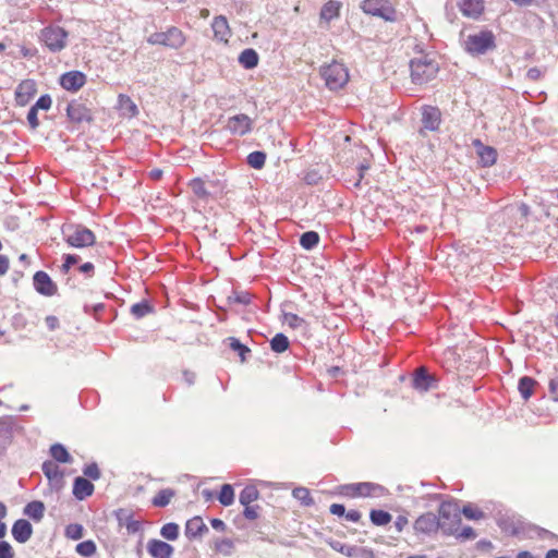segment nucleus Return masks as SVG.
<instances>
[{
	"label": "nucleus",
	"mask_w": 558,
	"mask_h": 558,
	"mask_svg": "<svg viewBox=\"0 0 558 558\" xmlns=\"http://www.w3.org/2000/svg\"><path fill=\"white\" fill-rule=\"evenodd\" d=\"M320 75L329 89L337 90L349 82L350 75L347 66L338 61H331L320 69Z\"/></svg>",
	"instance_id": "f257e3e1"
},
{
	"label": "nucleus",
	"mask_w": 558,
	"mask_h": 558,
	"mask_svg": "<svg viewBox=\"0 0 558 558\" xmlns=\"http://www.w3.org/2000/svg\"><path fill=\"white\" fill-rule=\"evenodd\" d=\"M53 459L43 463V472L52 486L60 487L63 484V471L60 470L59 463H72V456H52Z\"/></svg>",
	"instance_id": "f03ea898"
},
{
	"label": "nucleus",
	"mask_w": 558,
	"mask_h": 558,
	"mask_svg": "<svg viewBox=\"0 0 558 558\" xmlns=\"http://www.w3.org/2000/svg\"><path fill=\"white\" fill-rule=\"evenodd\" d=\"M495 47V38L490 32H481L468 37L465 49L471 54H483Z\"/></svg>",
	"instance_id": "7ed1b4c3"
},
{
	"label": "nucleus",
	"mask_w": 558,
	"mask_h": 558,
	"mask_svg": "<svg viewBox=\"0 0 558 558\" xmlns=\"http://www.w3.org/2000/svg\"><path fill=\"white\" fill-rule=\"evenodd\" d=\"M438 68L435 63L417 59L411 61V76L415 83L422 84L437 74Z\"/></svg>",
	"instance_id": "20e7f679"
},
{
	"label": "nucleus",
	"mask_w": 558,
	"mask_h": 558,
	"mask_svg": "<svg viewBox=\"0 0 558 558\" xmlns=\"http://www.w3.org/2000/svg\"><path fill=\"white\" fill-rule=\"evenodd\" d=\"M362 9L365 13L379 16L386 21L395 19L393 9L385 0H365Z\"/></svg>",
	"instance_id": "39448f33"
},
{
	"label": "nucleus",
	"mask_w": 558,
	"mask_h": 558,
	"mask_svg": "<svg viewBox=\"0 0 558 558\" xmlns=\"http://www.w3.org/2000/svg\"><path fill=\"white\" fill-rule=\"evenodd\" d=\"M37 94V85L33 80L22 81L15 89V102L20 107L27 106Z\"/></svg>",
	"instance_id": "423d86ee"
},
{
	"label": "nucleus",
	"mask_w": 558,
	"mask_h": 558,
	"mask_svg": "<svg viewBox=\"0 0 558 558\" xmlns=\"http://www.w3.org/2000/svg\"><path fill=\"white\" fill-rule=\"evenodd\" d=\"M149 41L151 44L178 48L184 44L185 38L181 31L171 28L167 33L156 35L154 38H150Z\"/></svg>",
	"instance_id": "0eeeda50"
},
{
	"label": "nucleus",
	"mask_w": 558,
	"mask_h": 558,
	"mask_svg": "<svg viewBox=\"0 0 558 558\" xmlns=\"http://www.w3.org/2000/svg\"><path fill=\"white\" fill-rule=\"evenodd\" d=\"M65 38L66 34L61 28H48L44 32V41L52 51L62 49L65 45Z\"/></svg>",
	"instance_id": "6e6552de"
},
{
	"label": "nucleus",
	"mask_w": 558,
	"mask_h": 558,
	"mask_svg": "<svg viewBox=\"0 0 558 558\" xmlns=\"http://www.w3.org/2000/svg\"><path fill=\"white\" fill-rule=\"evenodd\" d=\"M441 524L439 523V520L434 513H425L421 517H418L414 523V529L417 532L424 533V534H430L436 532Z\"/></svg>",
	"instance_id": "1a4fd4ad"
},
{
	"label": "nucleus",
	"mask_w": 558,
	"mask_h": 558,
	"mask_svg": "<svg viewBox=\"0 0 558 558\" xmlns=\"http://www.w3.org/2000/svg\"><path fill=\"white\" fill-rule=\"evenodd\" d=\"M66 242L73 247L90 246L95 242V235L87 229H76L72 234L68 235Z\"/></svg>",
	"instance_id": "9d476101"
},
{
	"label": "nucleus",
	"mask_w": 558,
	"mask_h": 558,
	"mask_svg": "<svg viewBox=\"0 0 558 558\" xmlns=\"http://www.w3.org/2000/svg\"><path fill=\"white\" fill-rule=\"evenodd\" d=\"M147 550L153 558H171L173 547L159 539H150L147 544Z\"/></svg>",
	"instance_id": "9b49d317"
},
{
	"label": "nucleus",
	"mask_w": 558,
	"mask_h": 558,
	"mask_svg": "<svg viewBox=\"0 0 558 558\" xmlns=\"http://www.w3.org/2000/svg\"><path fill=\"white\" fill-rule=\"evenodd\" d=\"M228 129L236 135H244L252 129V120L245 114H236L229 119Z\"/></svg>",
	"instance_id": "f8f14e48"
},
{
	"label": "nucleus",
	"mask_w": 558,
	"mask_h": 558,
	"mask_svg": "<svg viewBox=\"0 0 558 558\" xmlns=\"http://www.w3.org/2000/svg\"><path fill=\"white\" fill-rule=\"evenodd\" d=\"M11 532L16 542L24 544L32 537L33 527L27 520L20 519L14 522Z\"/></svg>",
	"instance_id": "ddd939ff"
},
{
	"label": "nucleus",
	"mask_w": 558,
	"mask_h": 558,
	"mask_svg": "<svg viewBox=\"0 0 558 558\" xmlns=\"http://www.w3.org/2000/svg\"><path fill=\"white\" fill-rule=\"evenodd\" d=\"M85 83V75L78 71H71L63 74L60 78V84L68 90H76Z\"/></svg>",
	"instance_id": "4468645a"
},
{
	"label": "nucleus",
	"mask_w": 558,
	"mask_h": 558,
	"mask_svg": "<svg viewBox=\"0 0 558 558\" xmlns=\"http://www.w3.org/2000/svg\"><path fill=\"white\" fill-rule=\"evenodd\" d=\"M94 493V485L86 477L78 476L73 483V495L78 500H84Z\"/></svg>",
	"instance_id": "2eb2a0df"
},
{
	"label": "nucleus",
	"mask_w": 558,
	"mask_h": 558,
	"mask_svg": "<svg viewBox=\"0 0 558 558\" xmlns=\"http://www.w3.org/2000/svg\"><path fill=\"white\" fill-rule=\"evenodd\" d=\"M34 284L36 290L45 295H52L56 287L50 277L44 271H37L34 276Z\"/></svg>",
	"instance_id": "dca6fc26"
},
{
	"label": "nucleus",
	"mask_w": 558,
	"mask_h": 558,
	"mask_svg": "<svg viewBox=\"0 0 558 558\" xmlns=\"http://www.w3.org/2000/svg\"><path fill=\"white\" fill-rule=\"evenodd\" d=\"M208 532V527L201 517H194L186 522L185 535L189 538L201 537L204 533Z\"/></svg>",
	"instance_id": "f3484780"
},
{
	"label": "nucleus",
	"mask_w": 558,
	"mask_h": 558,
	"mask_svg": "<svg viewBox=\"0 0 558 558\" xmlns=\"http://www.w3.org/2000/svg\"><path fill=\"white\" fill-rule=\"evenodd\" d=\"M422 121L425 129L435 131L440 125V112L437 108L426 107L423 109Z\"/></svg>",
	"instance_id": "a211bd4d"
},
{
	"label": "nucleus",
	"mask_w": 558,
	"mask_h": 558,
	"mask_svg": "<svg viewBox=\"0 0 558 558\" xmlns=\"http://www.w3.org/2000/svg\"><path fill=\"white\" fill-rule=\"evenodd\" d=\"M474 145L476 147L477 156L483 166L488 167L493 166L496 162L497 154L493 147L485 146L477 141L474 143Z\"/></svg>",
	"instance_id": "6ab92c4d"
},
{
	"label": "nucleus",
	"mask_w": 558,
	"mask_h": 558,
	"mask_svg": "<svg viewBox=\"0 0 558 558\" xmlns=\"http://www.w3.org/2000/svg\"><path fill=\"white\" fill-rule=\"evenodd\" d=\"M213 29L215 37L223 43L228 41L230 36V28L227 20L223 16H218L213 22Z\"/></svg>",
	"instance_id": "aec40b11"
},
{
	"label": "nucleus",
	"mask_w": 558,
	"mask_h": 558,
	"mask_svg": "<svg viewBox=\"0 0 558 558\" xmlns=\"http://www.w3.org/2000/svg\"><path fill=\"white\" fill-rule=\"evenodd\" d=\"M460 9L466 16H478L484 9L483 0H461Z\"/></svg>",
	"instance_id": "412c9836"
},
{
	"label": "nucleus",
	"mask_w": 558,
	"mask_h": 558,
	"mask_svg": "<svg viewBox=\"0 0 558 558\" xmlns=\"http://www.w3.org/2000/svg\"><path fill=\"white\" fill-rule=\"evenodd\" d=\"M258 54L254 49H245L239 56V62L245 69H253L258 64Z\"/></svg>",
	"instance_id": "4be33fe9"
},
{
	"label": "nucleus",
	"mask_w": 558,
	"mask_h": 558,
	"mask_svg": "<svg viewBox=\"0 0 558 558\" xmlns=\"http://www.w3.org/2000/svg\"><path fill=\"white\" fill-rule=\"evenodd\" d=\"M45 506L41 501H32L24 508V513L35 521H40L44 517Z\"/></svg>",
	"instance_id": "5701e85b"
},
{
	"label": "nucleus",
	"mask_w": 558,
	"mask_h": 558,
	"mask_svg": "<svg viewBox=\"0 0 558 558\" xmlns=\"http://www.w3.org/2000/svg\"><path fill=\"white\" fill-rule=\"evenodd\" d=\"M360 488H362L363 497H379L387 494V489L384 486L375 483H362Z\"/></svg>",
	"instance_id": "b1692460"
},
{
	"label": "nucleus",
	"mask_w": 558,
	"mask_h": 558,
	"mask_svg": "<svg viewBox=\"0 0 558 558\" xmlns=\"http://www.w3.org/2000/svg\"><path fill=\"white\" fill-rule=\"evenodd\" d=\"M174 496H175V492L172 488L161 489L153 498V505L155 507H166L170 504L171 499Z\"/></svg>",
	"instance_id": "393cba45"
},
{
	"label": "nucleus",
	"mask_w": 558,
	"mask_h": 558,
	"mask_svg": "<svg viewBox=\"0 0 558 558\" xmlns=\"http://www.w3.org/2000/svg\"><path fill=\"white\" fill-rule=\"evenodd\" d=\"M340 11V3L336 1L327 2L320 12V17L327 22L338 17Z\"/></svg>",
	"instance_id": "a878e982"
},
{
	"label": "nucleus",
	"mask_w": 558,
	"mask_h": 558,
	"mask_svg": "<svg viewBox=\"0 0 558 558\" xmlns=\"http://www.w3.org/2000/svg\"><path fill=\"white\" fill-rule=\"evenodd\" d=\"M259 498V492L255 486H246L239 496L240 504L243 505H251L253 501L257 500Z\"/></svg>",
	"instance_id": "bb28decb"
},
{
	"label": "nucleus",
	"mask_w": 558,
	"mask_h": 558,
	"mask_svg": "<svg viewBox=\"0 0 558 558\" xmlns=\"http://www.w3.org/2000/svg\"><path fill=\"white\" fill-rule=\"evenodd\" d=\"M369 518L373 524L379 526L388 524L392 519L391 514L384 510H372Z\"/></svg>",
	"instance_id": "cd10ccee"
},
{
	"label": "nucleus",
	"mask_w": 558,
	"mask_h": 558,
	"mask_svg": "<svg viewBox=\"0 0 558 558\" xmlns=\"http://www.w3.org/2000/svg\"><path fill=\"white\" fill-rule=\"evenodd\" d=\"M118 519H119L120 525H125L129 533L134 534L141 527V524L138 521L133 520L131 517L124 514L122 511H120L118 513Z\"/></svg>",
	"instance_id": "c85d7f7f"
},
{
	"label": "nucleus",
	"mask_w": 558,
	"mask_h": 558,
	"mask_svg": "<svg viewBox=\"0 0 558 558\" xmlns=\"http://www.w3.org/2000/svg\"><path fill=\"white\" fill-rule=\"evenodd\" d=\"M218 499L223 506L232 505L234 501L233 487L230 484L222 485Z\"/></svg>",
	"instance_id": "c756f323"
},
{
	"label": "nucleus",
	"mask_w": 558,
	"mask_h": 558,
	"mask_svg": "<svg viewBox=\"0 0 558 558\" xmlns=\"http://www.w3.org/2000/svg\"><path fill=\"white\" fill-rule=\"evenodd\" d=\"M535 380L530 377L521 378L519 383V391L521 396L526 400L529 399L534 390Z\"/></svg>",
	"instance_id": "7c9ffc66"
},
{
	"label": "nucleus",
	"mask_w": 558,
	"mask_h": 558,
	"mask_svg": "<svg viewBox=\"0 0 558 558\" xmlns=\"http://www.w3.org/2000/svg\"><path fill=\"white\" fill-rule=\"evenodd\" d=\"M270 344L275 352L282 353L289 348V340L284 335L278 333L272 338Z\"/></svg>",
	"instance_id": "2f4dec72"
},
{
	"label": "nucleus",
	"mask_w": 558,
	"mask_h": 558,
	"mask_svg": "<svg viewBox=\"0 0 558 558\" xmlns=\"http://www.w3.org/2000/svg\"><path fill=\"white\" fill-rule=\"evenodd\" d=\"M160 535L168 541H175L179 536V525L177 523H167L160 530Z\"/></svg>",
	"instance_id": "473e14b6"
},
{
	"label": "nucleus",
	"mask_w": 558,
	"mask_h": 558,
	"mask_svg": "<svg viewBox=\"0 0 558 558\" xmlns=\"http://www.w3.org/2000/svg\"><path fill=\"white\" fill-rule=\"evenodd\" d=\"M76 551L84 557L93 556L96 550V544L93 541H85L76 545Z\"/></svg>",
	"instance_id": "72a5a7b5"
},
{
	"label": "nucleus",
	"mask_w": 558,
	"mask_h": 558,
	"mask_svg": "<svg viewBox=\"0 0 558 558\" xmlns=\"http://www.w3.org/2000/svg\"><path fill=\"white\" fill-rule=\"evenodd\" d=\"M318 234L314 231H308L301 236L300 243L304 248L311 250L318 243Z\"/></svg>",
	"instance_id": "f704fd0d"
},
{
	"label": "nucleus",
	"mask_w": 558,
	"mask_h": 558,
	"mask_svg": "<svg viewBox=\"0 0 558 558\" xmlns=\"http://www.w3.org/2000/svg\"><path fill=\"white\" fill-rule=\"evenodd\" d=\"M469 520H481L485 518V513L472 505H465L461 511Z\"/></svg>",
	"instance_id": "c9c22d12"
},
{
	"label": "nucleus",
	"mask_w": 558,
	"mask_h": 558,
	"mask_svg": "<svg viewBox=\"0 0 558 558\" xmlns=\"http://www.w3.org/2000/svg\"><path fill=\"white\" fill-rule=\"evenodd\" d=\"M292 495L295 499L300 500L303 505L308 506V505L313 504L311 493L305 487L294 488L292 492Z\"/></svg>",
	"instance_id": "e433bc0d"
},
{
	"label": "nucleus",
	"mask_w": 558,
	"mask_h": 558,
	"mask_svg": "<svg viewBox=\"0 0 558 558\" xmlns=\"http://www.w3.org/2000/svg\"><path fill=\"white\" fill-rule=\"evenodd\" d=\"M332 549L339 551L348 557H352L355 555L356 548L352 546H347L338 541H330L328 543Z\"/></svg>",
	"instance_id": "4c0bfd02"
},
{
	"label": "nucleus",
	"mask_w": 558,
	"mask_h": 558,
	"mask_svg": "<svg viewBox=\"0 0 558 558\" xmlns=\"http://www.w3.org/2000/svg\"><path fill=\"white\" fill-rule=\"evenodd\" d=\"M266 160V156L262 151L251 153L247 157V162L255 169H260Z\"/></svg>",
	"instance_id": "58836bf2"
},
{
	"label": "nucleus",
	"mask_w": 558,
	"mask_h": 558,
	"mask_svg": "<svg viewBox=\"0 0 558 558\" xmlns=\"http://www.w3.org/2000/svg\"><path fill=\"white\" fill-rule=\"evenodd\" d=\"M84 529L81 524H70L65 529L66 537L71 539H81L84 535Z\"/></svg>",
	"instance_id": "ea45409f"
},
{
	"label": "nucleus",
	"mask_w": 558,
	"mask_h": 558,
	"mask_svg": "<svg viewBox=\"0 0 558 558\" xmlns=\"http://www.w3.org/2000/svg\"><path fill=\"white\" fill-rule=\"evenodd\" d=\"M414 385L416 388L422 390L428 389V376L426 375V372L423 368L417 371L416 376L414 378Z\"/></svg>",
	"instance_id": "a19ab883"
},
{
	"label": "nucleus",
	"mask_w": 558,
	"mask_h": 558,
	"mask_svg": "<svg viewBox=\"0 0 558 558\" xmlns=\"http://www.w3.org/2000/svg\"><path fill=\"white\" fill-rule=\"evenodd\" d=\"M83 474H84V477L90 478L93 481H97L98 478H100V475H101L97 463H90V464L86 465L83 469Z\"/></svg>",
	"instance_id": "79ce46f5"
},
{
	"label": "nucleus",
	"mask_w": 558,
	"mask_h": 558,
	"mask_svg": "<svg viewBox=\"0 0 558 558\" xmlns=\"http://www.w3.org/2000/svg\"><path fill=\"white\" fill-rule=\"evenodd\" d=\"M283 324L291 328H301L304 326V320L298 317L295 314H284L283 315Z\"/></svg>",
	"instance_id": "37998d69"
},
{
	"label": "nucleus",
	"mask_w": 558,
	"mask_h": 558,
	"mask_svg": "<svg viewBox=\"0 0 558 558\" xmlns=\"http://www.w3.org/2000/svg\"><path fill=\"white\" fill-rule=\"evenodd\" d=\"M51 105H52V100L50 98L49 95H43L40 96L37 101L35 102V105L33 106V108L37 111L39 110H49L51 108Z\"/></svg>",
	"instance_id": "c03bdc74"
},
{
	"label": "nucleus",
	"mask_w": 558,
	"mask_h": 558,
	"mask_svg": "<svg viewBox=\"0 0 558 558\" xmlns=\"http://www.w3.org/2000/svg\"><path fill=\"white\" fill-rule=\"evenodd\" d=\"M151 311L150 306L147 303H137L132 306V313L136 317H143Z\"/></svg>",
	"instance_id": "a18cd8bd"
},
{
	"label": "nucleus",
	"mask_w": 558,
	"mask_h": 558,
	"mask_svg": "<svg viewBox=\"0 0 558 558\" xmlns=\"http://www.w3.org/2000/svg\"><path fill=\"white\" fill-rule=\"evenodd\" d=\"M362 483L349 484L342 487V493L350 496H362Z\"/></svg>",
	"instance_id": "49530a36"
},
{
	"label": "nucleus",
	"mask_w": 558,
	"mask_h": 558,
	"mask_svg": "<svg viewBox=\"0 0 558 558\" xmlns=\"http://www.w3.org/2000/svg\"><path fill=\"white\" fill-rule=\"evenodd\" d=\"M0 558H14V550L5 541H0Z\"/></svg>",
	"instance_id": "de8ad7c7"
},
{
	"label": "nucleus",
	"mask_w": 558,
	"mask_h": 558,
	"mask_svg": "<svg viewBox=\"0 0 558 558\" xmlns=\"http://www.w3.org/2000/svg\"><path fill=\"white\" fill-rule=\"evenodd\" d=\"M230 341H231L230 342L231 348L240 354V356L243 361L245 354L248 352V349L244 344H242L239 340H236L235 338H231Z\"/></svg>",
	"instance_id": "09e8293b"
},
{
	"label": "nucleus",
	"mask_w": 558,
	"mask_h": 558,
	"mask_svg": "<svg viewBox=\"0 0 558 558\" xmlns=\"http://www.w3.org/2000/svg\"><path fill=\"white\" fill-rule=\"evenodd\" d=\"M244 506V511H243V515L247 519V520H255L258 518V506H251V505H243Z\"/></svg>",
	"instance_id": "8fccbe9b"
},
{
	"label": "nucleus",
	"mask_w": 558,
	"mask_h": 558,
	"mask_svg": "<svg viewBox=\"0 0 558 558\" xmlns=\"http://www.w3.org/2000/svg\"><path fill=\"white\" fill-rule=\"evenodd\" d=\"M37 110H35L33 107L29 109L27 114V121L33 130L37 129L39 125V121L37 118Z\"/></svg>",
	"instance_id": "3c124183"
},
{
	"label": "nucleus",
	"mask_w": 558,
	"mask_h": 558,
	"mask_svg": "<svg viewBox=\"0 0 558 558\" xmlns=\"http://www.w3.org/2000/svg\"><path fill=\"white\" fill-rule=\"evenodd\" d=\"M458 536L462 539H474L476 537V533L471 526H464Z\"/></svg>",
	"instance_id": "603ef678"
},
{
	"label": "nucleus",
	"mask_w": 558,
	"mask_h": 558,
	"mask_svg": "<svg viewBox=\"0 0 558 558\" xmlns=\"http://www.w3.org/2000/svg\"><path fill=\"white\" fill-rule=\"evenodd\" d=\"M330 512L335 515H344L345 513V508L343 505H340V504H332L330 506Z\"/></svg>",
	"instance_id": "864d4df0"
},
{
	"label": "nucleus",
	"mask_w": 558,
	"mask_h": 558,
	"mask_svg": "<svg viewBox=\"0 0 558 558\" xmlns=\"http://www.w3.org/2000/svg\"><path fill=\"white\" fill-rule=\"evenodd\" d=\"M345 519L351 522H359L361 519V513L357 510H350L344 513Z\"/></svg>",
	"instance_id": "5fc2aeb1"
},
{
	"label": "nucleus",
	"mask_w": 558,
	"mask_h": 558,
	"mask_svg": "<svg viewBox=\"0 0 558 558\" xmlns=\"http://www.w3.org/2000/svg\"><path fill=\"white\" fill-rule=\"evenodd\" d=\"M210 524L211 526L215 529V530H218V531H225L226 530V524L222 520L220 519H211L210 520Z\"/></svg>",
	"instance_id": "6e6d98bb"
},
{
	"label": "nucleus",
	"mask_w": 558,
	"mask_h": 558,
	"mask_svg": "<svg viewBox=\"0 0 558 558\" xmlns=\"http://www.w3.org/2000/svg\"><path fill=\"white\" fill-rule=\"evenodd\" d=\"M9 269V259L0 255V275H4Z\"/></svg>",
	"instance_id": "4d7b16f0"
},
{
	"label": "nucleus",
	"mask_w": 558,
	"mask_h": 558,
	"mask_svg": "<svg viewBox=\"0 0 558 558\" xmlns=\"http://www.w3.org/2000/svg\"><path fill=\"white\" fill-rule=\"evenodd\" d=\"M50 453H52V454L66 453V449L60 444H54L50 448Z\"/></svg>",
	"instance_id": "13d9d810"
},
{
	"label": "nucleus",
	"mask_w": 558,
	"mask_h": 558,
	"mask_svg": "<svg viewBox=\"0 0 558 558\" xmlns=\"http://www.w3.org/2000/svg\"><path fill=\"white\" fill-rule=\"evenodd\" d=\"M450 505H442L439 509V513L442 518H449L450 515Z\"/></svg>",
	"instance_id": "bf43d9fd"
},
{
	"label": "nucleus",
	"mask_w": 558,
	"mask_h": 558,
	"mask_svg": "<svg viewBox=\"0 0 558 558\" xmlns=\"http://www.w3.org/2000/svg\"><path fill=\"white\" fill-rule=\"evenodd\" d=\"M550 391L556 400H558V380L550 381Z\"/></svg>",
	"instance_id": "052dcab7"
},
{
	"label": "nucleus",
	"mask_w": 558,
	"mask_h": 558,
	"mask_svg": "<svg viewBox=\"0 0 558 558\" xmlns=\"http://www.w3.org/2000/svg\"><path fill=\"white\" fill-rule=\"evenodd\" d=\"M75 263H76V259L73 256L69 255V256H66L64 267L68 269L71 267V265H74Z\"/></svg>",
	"instance_id": "680f3d73"
},
{
	"label": "nucleus",
	"mask_w": 558,
	"mask_h": 558,
	"mask_svg": "<svg viewBox=\"0 0 558 558\" xmlns=\"http://www.w3.org/2000/svg\"><path fill=\"white\" fill-rule=\"evenodd\" d=\"M517 558H536V557L533 556L530 551L523 550L518 554Z\"/></svg>",
	"instance_id": "e2e57ef3"
},
{
	"label": "nucleus",
	"mask_w": 558,
	"mask_h": 558,
	"mask_svg": "<svg viewBox=\"0 0 558 558\" xmlns=\"http://www.w3.org/2000/svg\"><path fill=\"white\" fill-rule=\"evenodd\" d=\"M8 510L3 502L0 501V520L7 517Z\"/></svg>",
	"instance_id": "0e129e2a"
},
{
	"label": "nucleus",
	"mask_w": 558,
	"mask_h": 558,
	"mask_svg": "<svg viewBox=\"0 0 558 558\" xmlns=\"http://www.w3.org/2000/svg\"><path fill=\"white\" fill-rule=\"evenodd\" d=\"M545 558H558V549H549Z\"/></svg>",
	"instance_id": "69168bd1"
},
{
	"label": "nucleus",
	"mask_w": 558,
	"mask_h": 558,
	"mask_svg": "<svg viewBox=\"0 0 558 558\" xmlns=\"http://www.w3.org/2000/svg\"><path fill=\"white\" fill-rule=\"evenodd\" d=\"M7 533V526L3 522L0 521V538L4 537Z\"/></svg>",
	"instance_id": "338daca9"
},
{
	"label": "nucleus",
	"mask_w": 558,
	"mask_h": 558,
	"mask_svg": "<svg viewBox=\"0 0 558 558\" xmlns=\"http://www.w3.org/2000/svg\"><path fill=\"white\" fill-rule=\"evenodd\" d=\"M202 494L207 500L211 498V493L209 490H203Z\"/></svg>",
	"instance_id": "774afa93"
}]
</instances>
